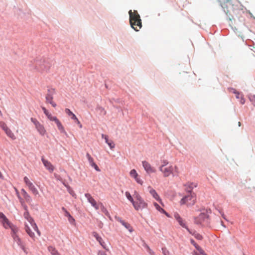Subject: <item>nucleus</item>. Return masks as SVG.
<instances>
[{"instance_id": "1", "label": "nucleus", "mask_w": 255, "mask_h": 255, "mask_svg": "<svg viewBox=\"0 0 255 255\" xmlns=\"http://www.w3.org/2000/svg\"><path fill=\"white\" fill-rule=\"evenodd\" d=\"M128 13L131 27L135 31H138L142 26L140 15L136 10H134L132 12L131 10H130Z\"/></svg>"}, {"instance_id": "2", "label": "nucleus", "mask_w": 255, "mask_h": 255, "mask_svg": "<svg viewBox=\"0 0 255 255\" xmlns=\"http://www.w3.org/2000/svg\"><path fill=\"white\" fill-rule=\"evenodd\" d=\"M159 170L162 173L164 177H168L170 175L178 176L179 174V169L178 167L175 165H170L162 168L159 169Z\"/></svg>"}, {"instance_id": "3", "label": "nucleus", "mask_w": 255, "mask_h": 255, "mask_svg": "<svg viewBox=\"0 0 255 255\" xmlns=\"http://www.w3.org/2000/svg\"><path fill=\"white\" fill-rule=\"evenodd\" d=\"M133 198L134 200L132 204L135 210H142L147 207V204L143 200L137 192L134 191Z\"/></svg>"}, {"instance_id": "4", "label": "nucleus", "mask_w": 255, "mask_h": 255, "mask_svg": "<svg viewBox=\"0 0 255 255\" xmlns=\"http://www.w3.org/2000/svg\"><path fill=\"white\" fill-rule=\"evenodd\" d=\"M42 110L49 120L54 122L60 132L67 134L64 127L58 118L55 116H52L45 107H42Z\"/></svg>"}, {"instance_id": "5", "label": "nucleus", "mask_w": 255, "mask_h": 255, "mask_svg": "<svg viewBox=\"0 0 255 255\" xmlns=\"http://www.w3.org/2000/svg\"><path fill=\"white\" fill-rule=\"evenodd\" d=\"M211 213V210L203 209L201 211L198 217L195 219V221L197 224L208 225L209 223V214Z\"/></svg>"}, {"instance_id": "6", "label": "nucleus", "mask_w": 255, "mask_h": 255, "mask_svg": "<svg viewBox=\"0 0 255 255\" xmlns=\"http://www.w3.org/2000/svg\"><path fill=\"white\" fill-rule=\"evenodd\" d=\"M196 201V197L194 193H189L186 196L182 198L180 201L181 205L186 204L188 206L193 205Z\"/></svg>"}, {"instance_id": "7", "label": "nucleus", "mask_w": 255, "mask_h": 255, "mask_svg": "<svg viewBox=\"0 0 255 255\" xmlns=\"http://www.w3.org/2000/svg\"><path fill=\"white\" fill-rule=\"evenodd\" d=\"M31 121L34 124L35 128L41 135H44L46 133V130L44 126L41 124L36 119L31 118Z\"/></svg>"}, {"instance_id": "8", "label": "nucleus", "mask_w": 255, "mask_h": 255, "mask_svg": "<svg viewBox=\"0 0 255 255\" xmlns=\"http://www.w3.org/2000/svg\"><path fill=\"white\" fill-rule=\"evenodd\" d=\"M23 181L26 186L28 187L29 190L32 192V193L36 196L39 194V192L36 188L35 187L34 184L30 181L28 178L25 176L23 178Z\"/></svg>"}, {"instance_id": "9", "label": "nucleus", "mask_w": 255, "mask_h": 255, "mask_svg": "<svg viewBox=\"0 0 255 255\" xmlns=\"http://www.w3.org/2000/svg\"><path fill=\"white\" fill-rule=\"evenodd\" d=\"M142 164L144 170L147 173L150 174L156 172V169L152 167L148 162L146 161H143L142 162Z\"/></svg>"}, {"instance_id": "10", "label": "nucleus", "mask_w": 255, "mask_h": 255, "mask_svg": "<svg viewBox=\"0 0 255 255\" xmlns=\"http://www.w3.org/2000/svg\"><path fill=\"white\" fill-rule=\"evenodd\" d=\"M0 219L3 227L5 229H8L12 225L6 216L1 212H0Z\"/></svg>"}, {"instance_id": "11", "label": "nucleus", "mask_w": 255, "mask_h": 255, "mask_svg": "<svg viewBox=\"0 0 255 255\" xmlns=\"http://www.w3.org/2000/svg\"><path fill=\"white\" fill-rule=\"evenodd\" d=\"M174 217L175 219L178 222L179 225L183 228H184L187 229V230L190 233H192V231H191L186 226V223L185 221L180 217L178 213H175L174 214Z\"/></svg>"}, {"instance_id": "12", "label": "nucleus", "mask_w": 255, "mask_h": 255, "mask_svg": "<svg viewBox=\"0 0 255 255\" xmlns=\"http://www.w3.org/2000/svg\"><path fill=\"white\" fill-rule=\"evenodd\" d=\"M85 196L87 198L89 202L96 210H98L99 209V205L100 203H97L95 200L91 195V194L89 193H86Z\"/></svg>"}, {"instance_id": "13", "label": "nucleus", "mask_w": 255, "mask_h": 255, "mask_svg": "<svg viewBox=\"0 0 255 255\" xmlns=\"http://www.w3.org/2000/svg\"><path fill=\"white\" fill-rule=\"evenodd\" d=\"M129 174L131 177L134 179V180L138 184L141 185L143 184V181L140 179L138 173H137L135 169L131 170L129 172Z\"/></svg>"}, {"instance_id": "14", "label": "nucleus", "mask_w": 255, "mask_h": 255, "mask_svg": "<svg viewBox=\"0 0 255 255\" xmlns=\"http://www.w3.org/2000/svg\"><path fill=\"white\" fill-rule=\"evenodd\" d=\"M148 189H149V193L152 195V196L159 203L162 204V200L156 191L151 186H148Z\"/></svg>"}, {"instance_id": "15", "label": "nucleus", "mask_w": 255, "mask_h": 255, "mask_svg": "<svg viewBox=\"0 0 255 255\" xmlns=\"http://www.w3.org/2000/svg\"><path fill=\"white\" fill-rule=\"evenodd\" d=\"M41 160L45 168L50 172L52 173L54 171V167L53 166V165L51 163V162L48 161L47 160L43 158H42Z\"/></svg>"}, {"instance_id": "16", "label": "nucleus", "mask_w": 255, "mask_h": 255, "mask_svg": "<svg viewBox=\"0 0 255 255\" xmlns=\"http://www.w3.org/2000/svg\"><path fill=\"white\" fill-rule=\"evenodd\" d=\"M54 90L52 89L51 93L47 94L46 96V102L50 104L52 107H56V104L53 101V97L52 93H54Z\"/></svg>"}, {"instance_id": "17", "label": "nucleus", "mask_w": 255, "mask_h": 255, "mask_svg": "<svg viewBox=\"0 0 255 255\" xmlns=\"http://www.w3.org/2000/svg\"><path fill=\"white\" fill-rule=\"evenodd\" d=\"M13 239L14 242H15L25 253H26V249L24 243L19 237V236H15L14 238H13Z\"/></svg>"}, {"instance_id": "18", "label": "nucleus", "mask_w": 255, "mask_h": 255, "mask_svg": "<svg viewBox=\"0 0 255 255\" xmlns=\"http://www.w3.org/2000/svg\"><path fill=\"white\" fill-rule=\"evenodd\" d=\"M86 157L88 159V160L90 164V165L94 167V169L97 171H100V169H99L98 165L94 162L93 158L90 155L89 153H87L86 154Z\"/></svg>"}, {"instance_id": "19", "label": "nucleus", "mask_w": 255, "mask_h": 255, "mask_svg": "<svg viewBox=\"0 0 255 255\" xmlns=\"http://www.w3.org/2000/svg\"><path fill=\"white\" fill-rule=\"evenodd\" d=\"M24 229L26 233L29 235V236L31 238H32L33 241H35V234L33 232L31 231L30 227L28 225V224L26 223H25L24 224Z\"/></svg>"}, {"instance_id": "20", "label": "nucleus", "mask_w": 255, "mask_h": 255, "mask_svg": "<svg viewBox=\"0 0 255 255\" xmlns=\"http://www.w3.org/2000/svg\"><path fill=\"white\" fill-rule=\"evenodd\" d=\"M231 92H233L236 95V97L237 99H240V103L243 105L245 103V99L244 98L242 94L237 92L235 89H231Z\"/></svg>"}, {"instance_id": "21", "label": "nucleus", "mask_w": 255, "mask_h": 255, "mask_svg": "<svg viewBox=\"0 0 255 255\" xmlns=\"http://www.w3.org/2000/svg\"><path fill=\"white\" fill-rule=\"evenodd\" d=\"M195 248L197 251H194L192 253L193 255H207L199 245H197Z\"/></svg>"}, {"instance_id": "22", "label": "nucleus", "mask_w": 255, "mask_h": 255, "mask_svg": "<svg viewBox=\"0 0 255 255\" xmlns=\"http://www.w3.org/2000/svg\"><path fill=\"white\" fill-rule=\"evenodd\" d=\"M224 2L223 4H221V6L224 9V11L228 14L229 12V10L228 9L229 7L231 6V3L228 1L227 0H221Z\"/></svg>"}, {"instance_id": "23", "label": "nucleus", "mask_w": 255, "mask_h": 255, "mask_svg": "<svg viewBox=\"0 0 255 255\" xmlns=\"http://www.w3.org/2000/svg\"><path fill=\"white\" fill-rule=\"evenodd\" d=\"M5 134L6 135L11 138L12 140H14L16 139V136L14 135V134L13 133V132L11 130V129L8 128L5 131H4Z\"/></svg>"}, {"instance_id": "24", "label": "nucleus", "mask_w": 255, "mask_h": 255, "mask_svg": "<svg viewBox=\"0 0 255 255\" xmlns=\"http://www.w3.org/2000/svg\"><path fill=\"white\" fill-rule=\"evenodd\" d=\"M16 194H17V197L19 199V202L21 205V206H22V207L23 208L24 210H25V212H26V211H28V207L26 205V204H25L24 203V201H23V200L20 197L19 195V193L17 191V190H16Z\"/></svg>"}, {"instance_id": "25", "label": "nucleus", "mask_w": 255, "mask_h": 255, "mask_svg": "<svg viewBox=\"0 0 255 255\" xmlns=\"http://www.w3.org/2000/svg\"><path fill=\"white\" fill-rule=\"evenodd\" d=\"M11 230V236L13 238H14V236H18L17 235V233L18 232V229L15 227V226L12 225L10 227H9Z\"/></svg>"}, {"instance_id": "26", "label": "nucleus", "mask_w": 255, "mask_h": 255, "mask_svg": "<svg viewBox=\"0 0 255 255\" xmlns=\"http://www.w3.org/2000/svg\"><path fill=\"white\" fill-rule=\"evenodd\" d=\"M62 209L65 212V215L68 218L69 221L71 223L74 222V219L71 216L70 214L65 209V208L63 207Z\"/></svg>"}, {"instance_id": "27", "label": "nucleus", "mask_w": 255, "mask_h": 255, "mask_svg": "<svg viewBox=\"0 0 255 255\" xmlns=\"http://www.w3.org/2000/svg\"><path fill=\"white\" fill-rule=\"evenodd\" d=\"M153 205L156 208V209L158 210L159 212L162 213H164L165 215H167V213L166 212V211L162 208H161L157 203L154 202Z\"/></svg>"}, {"instance_id": "28", "label": "nucleus", "mask_w": 255, "mask_h": 255, "mask_svg": "<svg viewBox=\"0 0 255 255\" xmlns=\"http://www.w3.org/2000/svg\"><path fill=\"white\" fill-rule=\"evenodd\" d=\"M65 113L70 116L73 120H77V118L74 114L72 113L69 109H66L65 110Z\"/></svg>"}, {"instance_id": "29", "label": "nucleus", "mask_w": 255, "mask_h": 255, "mask_svg": "<svg viewBox=\"0 0 255 255\" xmlns=\"http://www.w3.org/2000/svg\"><path fill=\"white\" fill-rule=\"evenodd\" d=\"M48 251L51 253V255H56L58 253L57 250L52 246H49L48 247Z\"/></svg>"}, {"instance_id": "30", "label": "nucleus", "mask_w": 255, "mask_h": 255, "mask_svg": "<svg viewBox=\"0 0 255 255\" xmlns=\"http://www.w3.org/2000/svg\"><path fill=\"white\" fill-rule=\"evenodd\" d=\"M40 70L43 71H46L49 69V65L47 62L43 63V64L40 65Z\"/></svg>"}, {"instance_id": "31", "label": "nucleus", "mask_w": 255, "mask_h": 255, "mask_svg": "<svg viewBox=\"0 0 255 255\" xmlns=\"http://www.w3.org/2000/svg\"><path fill=\"white\" fill-rule=\"evenodd\" d=\"M169 164V161L167 160L163 159L161 160V164L159 166V169L162 168L163 167L167 166Z\"/></svg>"}, {"instance_id": "32", "label": "nucleus", "mask_w": 255, "mask_h": 255, "mask_svg": "<svg viewBox=\"0 0 255 255\" xmlns=\"http://www.w3.org/2000/svg\"><path fill=\"white\" fill-rule=\"evenodd\" d=\"M125 195H126V197L127 198V199H128L129 201H130V202H131V203H132L133 202L134 200V198H133V196H132L130 195V193H129V192H128V191L126 192V193H125Z\"/></svg>"}, {"instance_id": "33", "label": "nucleus", "mask_w": 255, "mask_h": 255, "mask_svg": "<svg viewBox=\"0 0 255 255\" xmlns=\"http://www.w3.org/2000/svg\"><path fill=\"white\" fill-rule=\"evenodd\" d=\"M191 234H192L195 237V238L198 240H202L203 239V237L202 236V235L197 233H196L195 232H192V233Z\"/></svg>"}, {"instance_id": "34", "label": "nucleus", "mask_w": 255, "mask_h": 255, "mask_svg": "<svg viewBox=\"0 0 255 255\" xmlns=\"http://www.w3.org/2000/svg\"><path fill=\"white\" fill-rule=\"evenodd\" d=\"M123 225L126 228H127L130 232H132V227H131V226L130 225V224H129L128 223H126V222H124L123 224Z\"/></svg>"}, {"instance_id": "35", "label": "nucleus", "mask_w": 255, "mask_h": 255, "mask_svg": "<svg viewBox=\"0 0 255 255\" xmlns=\"http://www.w3.org/2000/svg\"><path fill=\"white\" fill-rule=\"evenodd\" d=\"M26 220L30 224V225L32 227L34 226V224H36L34 220L31 216L30 217L27 218Z\"/></svg>"}, {"instance_id": "36", "label": "nucleus", "mask_w": 255, "mask_h": 255, "mask_svg": "<svg viewBox=\"0 0 255 255\" xmlns=\"http://www.w3.org/2000/svg\"><path fill=\"white\" fill-rule=\"evenodd\" d=\"M0 127L4 131H5L8 128V127L7 126L6 124L4 122L2 121L0 122Z\"/></svg>"}, {"instance_id": "37", "label": "nucleus", "mask_w": 255, "mask_h": 255, "mask_svg": "<svg viewBox=\"0 0 255 255\" xmlns=\"http://www.w3.org/2000/svg\"><path fill=\"white\" fill-rule=\"evenodd\" d=\"M97 241L100 243V244L104 248L106 249L105 242L103 241L101 237H100Z\"/></svg>"}, {"instance_id": "38", "label": "nucleus", "mask_w": 255, "mask_h": 255, "mask_svg": "<svg viewBox=\"0 0 255 255\" xmlns=\"http://www.w3.org/2000/svg\"><path fill=\"white\" fill-rule=\"evenodd\" d=\"M35 231L36 232L37 235L40 236L41 235V233L39 230L38 227L36 224H34V226L32 227Z\"/></svg>"}, {"instance_id": "39", "label": "nucleus", "mask_w": 255, "mask_h": 255, "mask_svg": "<svg viewBox=\"0 0 255 255\" xmlns=\"http://www.w3.org/2000/svg\"><path fill=\"white\" fill-rule=\"evenodd\" d=\"M145 247L146 248L147 252H148V253L150 255H154V252L149 248V247L148 246H147V245H146L145 246Z\"/></svg>"}, {"instance_id": "40", "label": "nucleus", "mask_w": 255, "mask_h": 255, "mask_svg": "<svg viewBox=\"0 0 255 255\" xmlns=\"http://www.w3.org/2000/svg\"><path fill=\"white\" fill-rule=\"evenodd\" d=\"M162 253L164 255H170V253L166 248H163L162 249Z\"/></svg>"}, {"instance_id": "41", "label": "nucleus", "mask_w": 255, "mask_h": 255, "mask_svg": "<svg viewBox=\"0 0 255 255\" xmlns=\"http://www.w3.org/2000/svg\"><path fill=\"white\" fill-rule=\"evenodd\" d=\"M24 199L27 203H28V204H31L32 202V198L29 195H28L25 198H24Z\"/></svg>"}, {"instance_id": "42", "label": "nucleus", "mask_w": 255, "mask_h": 255, "mask_svg": "<svg viewBox=\"0 0 255 255\" xmlns=\"http://www.w3.org/2000/svg\"><path fill=\"white\" fill-rule=\"evenodd\" d=\"M107 144L111 149H113L115 147V144L112 140L109 141Z\"/></svg>"}, {"instance_id": "43", "label": "nucleus", "mask_w": 255, "mask_h": 255, "mask_svg": "<svg viewBox=\"0 0 255 255\" xmlns=\"http://www.w3.org/2000/svg\"><path fill=\"white\" fill-rule=\"evenodd\" d=\"M23 217L25 219L30 217L28 211L24 212L23 214Z\"/></svg>"}, {"instance_id": "44", "label": "nucleus", "mask_w": 255, "mask_h": 255, "mask_svg": "<svg viewBox=\"0 0 255 255\" xmlns=\"http://www.w3.org/2000/svg\"><path fill=\"white\" fill-rule=\"evenodd\" d=\"M115 219L116 220L120 222L122 225L123 224V223L125 222L124 221H123V220H122V219L119 217H117V216H115Z\"/></svg>"}, {"instance_id": "45", "label": "nucleus", "mask_w": 255, "mask_h": 255, "mask_svg": "<svg viewBox=\"0 0 255 255\" xmlns=\"http://www.w3.org/2000/svg\"><path fill=\"white\" fill-rule=\"evenodd\" d=\"M102 137L103 138H104V139H105V141H106V142L107 143H108L109 142V141H110V140H109V139H108V136L107 135H104V134H103L102 135Z\"/></svg>"}, {"instance_id": "46", "label": "nucleus", "mask_w": 255, "mask_h": 255, "mask_svg": "<svg viewBox=\"0 0 255 255\" xmlns=\"http://www.w3.org/2000/svg\"><path fill=\"white\" fill-rule=\"evenodd\" d=\"M93 236L97 240L100 236H99L97 232H93L92 233Z\"/></svg>"}, {"instance_id": "47", "label": "nucleus", "mask_w": 255, "mask_h": 255, "mask_svg": "<svg viewBox=\"0 0 255 255\" xmlns=\"http://www.w3.org/2000/svg\"><path fill=\"white\" fill-rule=\"evenodd\" d=\"M100 205H101V206L102 207V210L104 212H105L106 213V214H109L108 211H107V210L104 207V206H103V204L102 203H100Z\"/></svg>"}, {"instance_id": "48", "label": "nucleus", "mask_w": 255, "mask_h": 255, "mask_svg": "<svg viewBox=\"0 0 255 255\" xmlns=\"http://www.w3.org/2000/svg\"><path fill=\"white\" fill-rule=\"evenodd\" d=\"M190 242L194 247L197 245L193 239L190 240Z\"/></svg>"}, {"instance_id": "49", "label": "nucleus", "mask_w": 255, "mask_h": 255, "mask_svg": "<svg viewBox=\"0 0 255 255\" xmlns=\"http://www.w3.org/2000/svg\"><path fill=\"white\" fill-rule=\"evenodd\" d=\"M98 255H107L105 252L99 251L98 253Z\"/></svg>"}, {"instance_id": "50", "label": "nucleus", "mask_w": 255, "mask_h": 255, "mask_svg": "<svg viewBox=\"0 0 255 255\" xmlns=\"http://www.w3.org/2000/svg\"><path fill=\"white\" fill-rule=\"evenodd\" d=\"M69 193L70 194L73 196V197H75L76 196V194L75 193H74V192L72 190L71 191H69Z\"/></svg>"}, {"instance_id": "51", "label": "nucleus", "mask_w": 255, "mask_h": 255, "mask_svg": "<svg viewBox=\"0 0 255 255\" xmlns=\"http://www.w3.org/2000/svg\"><path fill=\"white\" fill-rule=\"evenodd\" d=\"M21 194H22H22H24V193H26L27 192H26V191L24 189H22L21 190Z\"/></svg>"}, {"instance_id": "52", "label": "nucleus", "mask_w": 255, "mask_h": 255, "mask_svg": "<svg viewBox=\"0 0 255 255\" xmlns=\"http://www.w3.org/2000/svg\"><path fill=\"white\" fill-rule=\"evenodd\" d=\"M252 101L254 104V105H255V97H253L252 99Z\"/></svg>"}, {"instance_id": "53", "label": "nucleus", "mask_w": 255, "mask_h": 255, "mask_svg": "<svg viewBox=\"0 0 255 255\" xmlns=\"http://www.w3.org/2000/svg\"><path fill=\"white\" fill-rule=\"evenodd\" d=\"M24 198H25L26 197H27L28 195H29V194L27 193V192L22 194Z\"/></svg>"}, {"instance_id": "54", "label": "nucleus", "mask_w": 255, "mask_h": 255, "mask_svg": "<svg viewBox=\"0 0 255 255\" xmlns=\"http://www.w3.org/2000/svg\"><path fill=\"white\" fill-rule=\"evenodd\" d=\"M75 121V122L79 125V124H80V121H79V120L77 119V120H74Z\"/></svg>"}, {"instance_id": "55", "label": "nucleus", "mask_w": 255, "mask_h": 255, "mask_svg": "<svg viewBox=\"0 0 255 255\" xmlns=\"http://www.w3.org/2000/svg\"><path fill=\"white\" fill-rule=\"evenodd\" d=\"M220 213L221 214V215L225 219V215L223 213H222V212L220 211Z\"/></svg>"}, {"instance_id": "56", "label": "nucleus", "mask_w": 255, "mask_h": 255, "mask_svg": "<svg viewBox=\"0 0 255 255\" xmlns=\"http://www.w3.org/2000/svg\"><path fill=\"white\" fill-rule=\"evenodd\" d=\"M241 122H239L238 123V125H239V126H241Z\"/></svg>"}, {"instance_id": "57", "label": "nucleus", "mask_w": 255, "mask_h": 255, "mask_svg": "<svg viewBox=\"0 0 255 255\" xmlns=\"http://www.w3.org/2000/svg\"><path fill=\"white\" fill-rule=\"evenodd\" d=\"M79 127H80V128H81V127H82V125H81V124H79Z\"/></svg>"}, {"instance_id": "58", "label": "nucleus", "mask_w": 255, "mask_h": 255, "mask_svg": "<svg viewBox=\"0 0 255 255\" xmlns=\"http://www.w3.org/2000/svg\"><path fill=\"white\" fill-rule=\"evenodd\" d=\"M56 255H60V254L58 253V254H57Z\"/></svg>"}]
</instances>
